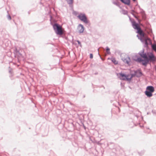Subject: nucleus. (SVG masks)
<instances>
[{
	"label": "nucleus",
	"instance_id": "1",
	"mask_svg": "<svg viewBox=\"0 0 156 156\" xmlns=\"http://www.w3.org/2000/svg\"><path fill=\"white\" fill-rule=\"evenodd\" d=\"M133 27L137 30V33L140 36V41L143 42H145L146 45H147L148 44L151 43L150 39L145 35V34L143 32L138 24L135 22L133 24Z\"/></svg>",
	"mask_w": 156,
	"mask_h": 156
},
{
	"label": "nucleus",
	"instance_id": "2",
	"mask_svg": "<svg viewBox=\"0 0 156 156\" xmlns=\"http://www.w3.org/2000/svg\"><path fill=\"white\" fill-rule=\"evenodd\" d=\"M56 33L58 35H62L63 34V30L61 26L57 23L55 24L53 26Z\"/></svg>",
	"mask_w": 156,
	"mask_h": 156
},
{
	"label": "nucleus",
	"instance_id": "3",
	"mask_svg": "<svg viewBox=\"0 0 156 156\" xmlns=\"http://www.w3.org/2000/svg\"><path fill=\"white\" fill-rule=\"evenodd\" d=\"M154 91V88L153 87L148 86L146 88V90L145 91V94L147 97H150L152 96V93Z\"/></svg>",
	"mask_w": 156,
	"mask_h": 156
},
{
	"label": "nucleus",
	"instance_id": "4",
	"mask_svg": "<svg viewBox=\"0 0 156 156\" xmlns=\"http://www.w3.org/2000/svg\"><path fill=\"white\" fill-rule=\"evenodd\" d=\"M119 75L120 79L122 80H130L133 77V75H126L122 73H120Z\"/></svg>",
	"mask_w": 156,
	"mask_h": 156
},
{
	"label": "nucleus",
	"instance_id": "5",
	"mask_svg": "<svg viewBox=\"0 0 156 156\" xmlns=\"http://www.w3.org/2000/svg\"><path fill=\"white\" fill-rule=\"evenodd\" d=\"M78 17L81 21L85 23H87L88 22L86 16L85 14H80Z\"/></svg>",
	"mask_w": 156,
	"mask_h": 156
},
{
	"label": "nucleus",
	"instance_id": "6",
	"mask_svg": "<svg viewBox=\"0 0 156 156\" xmlns=\"http://www.w3.org/2000/svg\"><path fill=\"white\" fill-rule=\"evenodd\" d=\"M78 30L80 33H83L84 31V28L83 26L81 24H79L77 28Z\"/></svg>",
	"mask_w": 156,
	"mask_h": 156
},
{
	"label": "nucleus",
	"instance_id": "7",
	"mask_svg": "<svg viewBox=\"0 0 156 156\" xmlns=\"http://www.w3.org/2000/svg\"><path fill=\"white\" fill-rule=\"evenodd\" d=\"M147 57L148 58V61L149 60L151 61H154L155 60L154 56L152 54L149 55Z\"/></svg>",
	"mask_w": 156,
	"mask_h": 156
},
{
	"label": "nucleus",
	"instance_id": "8",
	"mask_svg": "<svg viewBox=\"0 0 156 156\" xmlns=\"http://www.w3.org/2000/svg\"><path fill=\"white\" fill-rule=\"evenodd\" d=\"M135 75L137 77H140L142 75V72L140 70H138L135 72Z\"/></svg>",
	"mask_w": 156,
	"mask_h": 156
},
{
	"label": "nucleus",
	"instance_id": "9",
	"mask_svg": "<svg viewBox=\"0 0 156 156\" xmlns=\"http://www.w3.org/2000/svg\"><path fill=\"white\" fill-rule=\"evenodd\" d=\"M139 61H141L142 64L143 65L145 66L148 62V60H143L141 58H138V59Z\"/></svg>",
	"mask_w": 156,
	"mask_h": 156
},
{
	"label": "nucleus",
	"instance_id": "10",
	"mask_svg": "<svg viewBox=\"0 0 156 156\" xmlns=\"http://www.w3.org/2000/svg\"><path fill=\"white\" fill-rule=\"evenodd\" d=\"M122 60L128 64L130 61V58L127 56H126L125 58H122Z\"/></svg>",
	"mask_w": 156,
	"mask_h": 156
},
{
	"label": "nucleus",
	"instance_id": "11",
	"mask_svg": "<svg viewBox=\"0 0 156 156\" xmlns=\"http://www.w3.org/2000/svg\"><path fill=\"white\" fill-rule=\"evenodd\" d=\"M121 1L125 4L129 5L130 4V0H120Z\"/></svg>",
	"mask_w": 156,
	"mask_h": 156
},
{
	"label": "nucleus",
	"instance_id": "12",
	"mask_svg": "<svg viewBox=\"0 0 156 156\" xmlns=\"http://www.w3.org/2000/svg\"><path fill=\"white\" fill-rule=\"evenodd\" d=\"M111 60L115 65H116L118 64V61L116 60L114 58H111Z\"/></svg>",
	"mask_w": 156,
	"mask_h": 156
},
{
	"label": "nucleus",
	"instance_id": "13",
	"mask_svg": "<svg viewBox=\"0 0 156 156\" xmlns=\"http://www.w3.org/2000/svg\"><path fill=\"white\" fill-rule=\"evenodd\" d=\"M145 60H148V57L146 54H142L140 55Z\"/></svg>",
	"mask_w": 156,
	"mask_h": 156
},
{
	"label": "nucleus",
	"instance_id": "14",
	"mask_svg": "<svg viewBox=\"0 0 156 156\" xmlns=\"http://www.w3.org/2000/svg\"><path fill=\"white\" fill-rule=\"evenodd\" d=\"M153 49L156 51V44H154L152 46Z\"/></svg>",
	"mask_w": 156,
	"mask_h": 156
},
{
	"label": "nucleus",
	"instance_id": "15",
	"mask_svg": "<svg viewBox=\"0 0 156 156\" xmlns=\"http://www.w3.org/2000/svg\"><path fill=\"white\" fill-rule=\"evenodd\" d=\"M67 1L69 4H72L73 2V0H67Z\"/></svg>",
	"mask_w": 156,
	"mask_h": 156
},
{
	"label": "nucleus",
	"instance_id": "16",
	"mask_svg": "<svg viewBox=\"0 0 156 156\" xmlns=\"http://www.w3.org/2000/svg\"><path fill=\"white\" fill-rule=\"evenodd\" d=\"M109 50H110L108 48H107L106 49V51L108 53H109L110 52Z\"/></svg>",
	"mask_w": 156,
	"mask_h": 156
},
{
	"label": "nucleus",
	"instance_id": "17",
	"mask_svg": "<svg viewBox=\"0 0 156 156\" xmlns=\"http://www.w3.org/2000/svg\"><path fill=\"white\" fill-rule=\"evenodd\" d=\"M93 58V55L92 54H90V58Z\"/></svg>",
	"mask_w": 156,
	"mask_h": 156
},
{
	"label": "nucleus",
	"instance_id": "18",
	"mask_svg": "<svg viewBox=\"0 0 156 156\" xmlns=\"http://www.w3.org/2000/svg\"><path fill=\"white\" fill-rule=\"evenodd\" d=\"M8 18H9V20H11V16H8Z\"/></svg>",
	"mask_w": 156,
	"mask_h": 156
},
{
	"label": "nucleus",
	"instance_id": "19",
	"mask_svg": "<svg viewBox=\"0 0 156 156\" xmlns=\"http://www.w3.org/2000/svg\"><path fill=\"white\" fill-rule=\"evenodd\" d=\"M77 42H78V43H79V44H80V42L79 41H78Z\"/></svg>",
	"mask_w": 156,
	"mask_h": 156
},
{
	"label": "nucleus",
	"instance_id": "20",
	"mask_svg": "<svg viewBox=\"0 0 156 156\" xmlns=\"http://www.w3.org/2000/svg\"><path fill=\"white\" fill-rule=\"evenodd\" d=\"M136 0H133V1H135Z\"/></svg>",
	"mask_w": 156,
	"mask_h": 156
}]
</instances>
